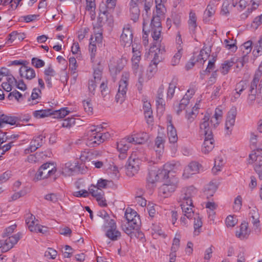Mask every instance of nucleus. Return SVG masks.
Instances as JSON below:
<instances>
[{
  "instance_id": "1",
  "label": "nucleus",
  "mask_w": 262,
  "mask_h": 262,
  "mask_svg": "<svg viewBox=\"0 0 262 262\" xmlns=\"http://www.w3.org/2000/svg\"><path fill=\"white\" fill-rule=\"evenodd\" d=\"M209 119L208 115H206L202 119L200 124L199 133L205 136L202 147V151L205 154H208L214 147L212 132L209 124Z\"/></svg>"
},
{
  "instance_id": "2",
  "label": "nucleus",
  "mask_w": 262,
  "mask_h": 262,
  "mask_svg": "<svg viewBox=\"0 0 262 262\" xmlns=\"http://www.w3.org/2000/svg\"><path fill=\"white\" fill-rule=\"evenodd\" d=\"M181 167V164L179 162L171 161L167 162L164 165L163 169L160 172L155 170L149 171L147 181L148 183L154 184L160 178L167 179L169 178V172L172 171L176 172Z\"/></svg>"
},
{
  "instance_id": "3",
  "label": "nucleus",
  "mask_w": 262,
  "mask_h": 262,
  "mask_svg": "<svg viewBox=\"0 0 262 262\" xmlns=\"http://www.w3.org/2000/svg\"><path fill=\"white\" fill-rule=\"evenodd\" d=\"M193 191V187L183 189L179 199L182 212L189 219H191L194 215L191 199Z\"/></svg>"
},
{
  "instance_id": "4",
  "label": "nucleus",
  "mask_w": 262,
  "mask_h": 262,
  "mask_svg": "<svg viewBox=\"0 0 262 262\" xmlns=\"http://www.w3.org/2000/svg\"><path fill=\"white\" fill-rule=\"evenodd\" d=\"M99 128L91 129L88 131L86 144L91 147L97 146L111 138L108 132L101 133Z\"/></svg>"
},
{
  "instance_id": "5",
  "label": "nucleus",
  "mask_w": 262,
  "mask_h": 262,
  "mask_svg": "<svg viewBox=\"0 0 262 262\" xmlns=\"http://www.w3.org/2000/svg\"><path fill=\"white\" fill-rule=\"evenodd\" d=\"M129 78V72L122 73L121 79L119 82L118 92L115 97V100L118 103L122 104L125 99Z\"/></svg>"
},
{
  "instance_id": "6",
  "label": "nucleus",
  "mask_w": 262,
  "mask_h": 262,
  "mask_svg": "<svg viewBox=\"0 0 262 262\" xmlns=\"http://www.w3.org/2000/svg\"><path fill=\"white\" fill-rule=\"evenodd\" d=\"M126 63L127 60L125 57L112 58L108 64L111 74L114 76L116 75L123 69Z\"/></svg>"
},
{
  "instance_id": "7",
  "label": "nucleus",
  "mask_w": 262,
  "mask_h": 262,
  "mask_svg": "<svg viewBox=\"0 0 262 262\" xmlns=\"http://www.w3.org/2000/svg\"><path fill=\"white\" fill-rule=\"evenodd\" d=\"M103 230H106L105 235L113 241L118 240L121 236V232L117 230V225L115 221H111L107 224H103Z\"/></svg>"
},
{
  "instance_id": "8",
  "label": "nucleus",
  "mask_w": 262,
  "mask_h": 262,
  "mask_svg": "<svg viewBox=\"0 0 262 262\" xmlns=\"http://www.w3.org/2000/svg\"><path fill=\"white\" fill-rule=\"evenodd\" d=\"M141 160L138 158L130 156L128 159L126 167V173L128 177H133L140 168Z\"/></svg>"
},
{
  "instance_id": "9",
  "label": "nucleus",
  "mask_w": 262,
  "mask_h": 262,
  "mask_svg": "<svg viewBox=\"0 0 262 262\" xmlns=\"http://www.w3.org/2000/svg\"><path fill=\"white\" fill-rule=\"evenodd\" d=\"M20 238L18 233L8 237L5 240L0 241V249L2 252H6L11 249Z\"/></svg>"
},
{
  "instance_id": "10",
  "label": "nucleus",
  "mask_w": 262,
  "mask_h": 262,
  "mask_svg": "<svg viewBox=\"0 0 262 262\" xmlns=\"http://www.w3.org/2000/svg\"><path fill=\"white\" fill-rule=\"evenodd\" d=\"M133 41V33L129 25H126L123 29L120 36L121 45L124 47H129Z\"/></svg>"
},
{
  "instance_id": "11",
  "label": "nucleus",
  "mask_w": 262,
  "mask_h": 262,
  "mask_svg": "<svg viewBox=\"0 0 262 262\" xmlns=\"http://www.w3.org/2000/svg\"><path fill=\"white\" fill-rule=\"evenodd\" d=\"M236 116V110L232 108L229 111L225 123L226 134L230 135L231 134L233 126L234 125L235 117Z\"/></svg>"
},
{
  "instance_id": "12",
  "label": "nucleus",
  "mask_w": 262,
  "mask_h": 262,
  "mask_svg": "<svg viewBox=\"0 0 262 262\" xmlns=\"http://www.w3.org/2000/svg\"><path fill=\"white\" fill-rule=\"evenodd\" d=\"M201 165L196 162H192L185 168L183 176L188 179L191 175L199 172Z\"/></svg>"
},
{
  "instance_id": "13",
  "label": "nucleus",
  "mask_w": 262,
  "mask_h": 262,
  "mask_svg": "<svg viewBox=\"0 0 262 262\" xmlns=\"http://www.w3.org/2000/svg\"><path fill=\"white\" fill-rule=\"evenodd\" d=\"M45 138V137L41 135L34 137L30 142V147L25 150L26 154L34 152L41 147L43 144V139Z\"/></svg>"
},
{
  "instance_id": "14",
  "label": "nucleus",
  "mask_w": 262,
  "mask_h": 262,
  "mask_svg": "<svg viewBox=\"0 0 262 262\" xmlns=\"http://www.w3.org/2000/svg\"><path fill=\"white\" fill-rule=\"evenodd\" d=\"M206 115H208L209 117L210 116L209 114H205L204 117ZM223 116V112L222 110L216 108L215 111V113L214 115L210 118L209 119V124L210 127V129L212 130V127H215L217 125L219 124L221 120H222Z\"/></svg>"
},
{
  "instance_id": "15",
  "label": "nucleus",
  "mask_w": 262,
  "mask_h": 262,
  "mask_svg": "<svg viewBox=\"0 0 262 262\" xmlns=\"http://www.w3.org/2000/svg\"><path fill=\"white\" fill-rule=\"evenodd\" d=\"M125 217L127 222L134 223L135 225L140 224L139 215L137 212L132 208H127L125 212Z\"/></svg>"
},
{
  "instance_id": "16",
  "label": "nucleus",
  "mask_w": 262,
  "mask_h": 262,
  "mask_svg": "<svg viewBox=\"0 0 262 262\" xmlns=\"http://www.w3.org/2000/svg\"><path fill=\"white\" fill-rule=\"evenodd\" d=\"M168 120L169 124L167 125V135L170 143H175L178 141V135L176 129L173 126L171 122V117L168 116Z\"/></svg>"
},
{
  "instance_id": "17",
  "label": "nucleus",
  "mask_w": 262,
  "mask_h": 262,
  "mask_svg": "<svg viewBox=\"0 0 262 262\" xmlns=\"http://www.w3.org/2000/svg\"><path fill=\"white\" fill-rule=\"evenodd\" d=\"M128 140L132 141L133 144H143L148 140V135L144 132L138 133L128 137Z\"/></svg>"
},
{
  "instance_id": "18",
  "label": "nucleus",
  "mask_w": 262,
  "mask_h": 262,
  "mask_svg": "<svg viewBox=\"0 0 262 262\" xmlns=\"http://www.w3.org/2000/svg\"><path fill=\"white\" fill-rule=\"evenodd\" d=\"M139 3L137 0H131L130 3V15L131 19L134 22H136L140 15V10L139 8Z\"/></svg>"
},
{
  "instance_id": "19",
  "label": "nucleus",
  "mask_w": 262,
  "mask_h": 262,
  "mask_svg": "<svg viewBox=\"0 0 262 262\" xmlns=\"http://www.w3.org/2000/svg\"><path fill=\"white\" fill-rule=\"evenodd\" d=\"M19 74L21 77L25 78L28 80H31L35 77L36 73L34 70L30 67L22 66L19 69Z\"/></svg>"
},
{
  "instance_id": "20",
  "label": "nucleus",
  "mask_w": 262,
  "mask_h": 262,
  "mask_svg": "<svg viewBox=\"0 0 262 262\" xmlns=\"http://www.w3.org/2000/svg\"><path fill=\"white\" fill-rule=\"evenodd\" d=\"M140 224L135 225L134 223L127 222L122 224L121 227L123 231L130 237H132L134 231L139 229Z\"/></svg>"
},
{
  "instance_id": "21",
  "label": "nucleus",
  "mask_w": 262,
  "mask_h": 262,
  "mask_svg": "<svg viewBox=\"0 0 262 262\" xmlns=\"http://www.w3.org/2000/svg\"><path fill=\"white\" fill-rule=\"evenodd\" d=\"M132 141L128 140V137L122 139L117 143V150L121 153H126Z\"/></svg>"
},
{
  "instance_id": "22",
  "label": "nucleus",
  "mask_w": 262,
  "mask_h": 262,
  "mask_svg": "<svg viewBox=\"0 0 262 262\" xmlns=\"http://www.w3.org/2000/svg\"><path fill=\"white\" fill-rule=\"evenodd\" d=\"M250 220L255 229H257L260 225L259 214L256 208H252L249 212Z\"/></svg>"
},
{
  "instance_id": "23",
  "label": "nucleus",
  "mask_w": 262,
  "mask_h": 262,
  "mask_svg": "<svg viewBox=\"0 0 262 262\" xmlns=\"http://www.w3.org/2000/svg\"><path fill=\"white\" fill-rule=\"evenodd\" d=\"M176 185L173 183L164 184L160 188V192L165 195L164 197H167L176 190Z\"/></svg>"
},
{
  "instance_id": "24",
  "label": "nucleus",
  "mask_w": 262,
  "mask_h": 262,
  "mask_svg": "<svg viewBox=\"0 0 262 262\" xmlns=\"http://www.w3.org/2000/svg\"><path fill=\"white\" fill-rule=\"evenodd\" d=\"M197 17L194 12L191 11L189 15V19L188 20V24L189 29L190 32L194 33L195 29L197 28L196 24Z\"/></svg>"
},
{
  "instance_id": "25",
  "label": "nucleus",
  "mask_w": 262,
  "mask_h": 262,
  "mask_svg": "<svg viewBox=\"0 0 262 262\" xmlns=\"http://www.w3.org/2000/svg\"><path fill=\"white\" fill-rule=\"evenodd\" d=\"M236 60L235 58H231L229 60H225L221 65L220 68V72L223 74H227L231 67H232L235 62H236Z\"/></svg>"
},
{
  "instance_id": "26",
  "label": "nucleus",
  "mask_w": 262,
  "mask_h": 262,
  "mask_svg": "<svg viewBox=\"0 0 262 262\" xmlns=\"http://www.w3.org/2000/svg\"><path fill=\"white\" fill-rule=\"evenodd\" d=\"M17 119L15 117L7 116L4 114L0 116V127H3L5 124L15 125Z\"/></svg>"
},
{
  "instance_id": "27",
  "label": "nucleus",
  "mask_w": 262,
  "mask_h": 262,
  "mask_svg": "<svg viewBox=\"0 0 262 262\" xmlns=\"http://www.w3.org/2000/svg\"><path fill=\"white\" fill-rule=\"evenodd\" d=\"M250 231L248 228V224L246 223H242L239 231L236 232V235L241 239L247 238L249 234Z\"/></svg>"
},
{
  "instance_id": "28",
  "label": "nucleus",
  "mask_w": 262,
  "mask_h": 262,
  "mask_svg": "<svg viewBox=\"0 0 262 262\" xmlns=\"http://www.w3.org/2000/svg\"><path fill=\"white\" fill-rule=\"evenodd\" d=\"M257 83H253V82H251V84L250 86L249 92L248 97V102L250 104H252L253 101L256 99V94L257 93Z\"/></svg>"
},
{
  "instance_id": "29",
  "label": "nucleus",
  "mask_w": 262,
  "mask_h": 262,
  "mask_svg": "<svg viewBox=\"0 0 262 262\" xmlns=\"http://www.w3.org/2000/svg\"><path fill=\"white\" fill-rule=\"evenodd\" d=\"M89 191L92 195L96 199H100V197H101L102 195H104L103 191L96 185H91L89 189Z\"/></svg>"
},
{
  "instance_id": "30",
  "label": "nucleus",
  "mask_w": 262,
  "mask_h": 262,
  "mask_svg": "<svg viewBox=\"0 0 262 262\" xmlns=\"http://www.w3.org/2000/svg\"><path fill=\"white\" fill-rule=\"evenodd\" d=\"M165 142L164 136H158L155 140V147L156 152H161L163 150Z\"/></svg>"
},
{
  "instance_id": "31",
  "label": "nucleus",
  "mask_w": 262,
  "mask_h": 262,
  "mask_svg": "<svg viewBox=\"0 0 262 262\" xmlns=\"http://www.w3.org/2000/svg\"><path fill=\"white\" fill-rule=\"evenodd\" d=\"M177 79L173 78L169 84V87L167 90V97L168 99H171L173 96L175 89L177 88Z\"/></svg>"
},
{
  "instance_id": "32",
  "label": "nucleus",
  "mask_w": 262,
  "mask_h": 262,
  "mask_svg": "<svg viewBox=\"0 0 262 262\" xmlns=\"http://www.w3.org/2000/svg\"><path fill=\"white\" fill-rule=\"evenodd\" d=\"M217 187L216 185L213 183H210L205 188L204 193L207 199L213 196L216 191Z\"/></svg>"
},
{
  "instance_id": "33",
  "label": "nucleus",
  "mask_w": 262,
  "mask_h": 262,
  "mask_svg": "<svg viewBox=\"0 0 262 262\" xmlns=\"http://www.w3.org/2000/svg\"><path fill=\"white\" fill-rule=\"evenodd\" d=\"M189 97L184 96L181 100L180 103L177 106V108L176 109L178 115L180 114V113L185 108L186 106L189 102Z\"/></svg>"
},
{
  "instance_id": "34",
  "label": "nucleus",
  "mask_w": 262,
  "mask_h": 262,
  "mask_svg": "<svg viewBox=\"0 0 262 262\" xmlns=\"http://www.w3.org/2000/svg\"><path fill=\"white\" fill-rule=\"evenodd\" d=\"M224 165L223 159L221 157H217L214 160V166L212 169V172L216 174L218 172L220 171Z\"/></svg>"
},
{
  "instance_id": "35",
  "label": "nucleus",
  "mask_w": 262,
  "mask_h": 262,
  "mask_svg": "<svg viewBox=\"0 0 262 262\" xmlns=\"http://www.w3.org/2000/svg\"><path fill=\"white\" fill-rule=\"evenodd\" d=\"M139 5H143L144 9L145 11V13L143 14L144 21L145 23V20L148 18V12L150 11L151 4L150 2H146V0H137Z\"/></svg>"
},
{
  "instance_id": "36",
  "label": "nucleus",
  "mask_w": 262,
  "mask_h": 262,
  "mask_svg": "<svg viewBox=\"0 0 262 262\" xmlns=\"http://www.w3.org/2000/svg\"><path fill=\"white\" fill-rule=\"evenodd\" d=\"M50 165V163H46L42 164L40 167V168H39L37 173H36L35 178L36 179H37V180L47 178V175L44 174L43 170H46L47 169L46 167H47L48 166Z\"/></svg>"
},
{
  "instance_id": "37",
  "label": "nucleus",
  "mask_w": 262,
  "mask_h": 262,
  "mask_svg": "<svg viewBox=\"0 0 262 262\" xmlns=\"http://www.w3.org/2000/svg\"><path fill=\"white\" fill-rule=\"evenodd\" d=\"M247 84L244 81H241L236 85L235 89L236 93L234 97L235 99L238 98L239 97L241 93L246 89Z\"/></svg>"
},
{
  "instance_id": "38",
  "label": "nucleus",
  "mask_w": 262,
  "mask_h": 262,
  "mask_svg": "<svg viewBox=\"0 0 262 262\" xmlns=\"http://www.w3.org/2000/svg\"><path fill=\"white\" fill-rule=\"evenodd\" d=\"M178 49V50L177 52L173 56L171 61V64L173 66H177L179 63L180 59L182 57V48H181V47L180 46L179 47Z\"/></svg>"
},
{
  "instance_id": "39",
  "label": "nucleus",
  "mask_w": 262,
  "mask_h": 262,
  "mask_svg": "<svg viewBox=\"0 0 262 262\" xmlns=\"http://www.w3.org/2000/svg\"><path fill=\"white\" fill-rule=\"evenodd\" d=\"M248 54H246L245 53V51H243V55L241 57H234L233 58H235L236 60V62H240V66H237V69H241L244 66V64L248 62L249 61V57L248 56Z\"/></svg>"
},
{
  "instance_id": "40",
  "label": "nucleus",
  "mask_w": 262,
  "mask_h": 262,
  "mask_svg": "<svg viewBox=\"0 0 262 262\" xmlns=\"http://www.w3.org/2000/svg\"><path fill=\"white\" fill-rule=\"evenodd\" d=\"M215 13L214 9L210 5H208L204 13L203 20L207 23L209 21V18L212 16Z\"/></svg>"
},
{
  "instance_id": "41",
  "label": "nucleus",
  "mask_w": 262,
  "mask_h": 262,
  "mask_svg": "<svg viewBox=\"0 0 262 262\" xmlns=\"http://www.w3.org/2000/svg\"><path fill=\"white\" fill-rule=\"evenodd\" d=\"M41 94V91L39 89L34 88L33 89L31 98L28 99V101H32V102L30 103L32 105L36 104L38 101H35L36 99L40 97V95Z\"/></svg>"
},
{
  "instance_id": "42",
  "label": "nucleus",
  "mask_w": 262,
  "mask_h": 262,
  "mask_svg": "<svg viewBox=\"0 0 262 262\" xmlns=\"http://www.w3.org/2000/svg\"><path fill=\"white\" fill-rule=\"evenodd\" d=\"M86 10L90 12L92 16L95 15V0H86Z\"/></svg>"
},
{
  "instance_id": "43",
  "label": "nucleus",
  "mask_w": 262,
  "mask_h": 262,
  "mask_svg": "<svg viewBox=\"0 0 262 262\" xmlns=\"http://www.w3.org/2000/svg\"><path fill=\"white\" fill-rule=\"evenodd\" d=\"M210 50L209 49L206 50V49H203L201 50L200 54L198 56V61L204 62V61L209 56Z\"/></svg>"
},
{
  "instance_id": "44",
  "label": "nucleus",
  "mask_w": 262,
  "mask_h": 262,
  "mask_svg": "<svg viewBox=\"0 0 262 262\" xmlns=\"http://www.w3.org/2000/svg\"><path fill=\"white\" fill-rule=\"evenodd\" d=\"M160 17L156 15L155 13H154L150 24L151 28H162Z\"/></svg>"
},
{
  "instance_id": "45",
  "label": "nucleus",
  "mask_w": 262,
  "mask_h": 262,
  "mask_svg": "<svg viewBox=\"0 0 262 262\" xmlns=\"http://www.w3.org/2000/svg\"><path fill=\"white\" fill-rule=\"evenodd\" d=\"M97 215L104 220L103 224H107L110 223L111 221H114L110 218L108 214L104 210L99 211L97 213Z\"/></svg>"
},
{
  "instance_id": "46",
  "label": "nucleus",
  "mask_w": 262,
  "mask_h": 262,
  "mask_svg": "<svg viewBox=\"0 0 262 262\" xmlns=\"http://www.w3.org/2000/svg\"><path fill=\"white\" fill-rule=\"evenodd\" d=\"M193 219L194 221V233L196 234V230L199 229L202 226V222L201 221V219L200 217L198 214H195L194 216L191 218V219ZM189 220H191L190 219Z\"/></svg>"
},
{
  "instance_id": "47",
  "label": "nucleus",
  "mask_w": 262,
  "mask_h": 262,
  "mask_svg": "<svg viewBox=\"0 0 262 262\" xmlns=\"http://www.w3.org/2000/svg\"><path fill=\"white\" fill-rule=\"evenodd\" d=\"M76 124L75 118H68L62 121L61 126L63 127L70 128Z\"/></svg>"
},
{
  "instance_id": "48",
  "label": "nucleus",
  "mask_w": 262,
  "mask_h": 262,
  "mask_svg": "<svg viewBox=\"0 0 262 262\" xmlns=\"http://www.w3.org/2000/svg\"><path fill=\"white\" fill-rule=\"evenodd\" d=\"M74 166L72 165V163L68 162L64 164L62 167V173L70 175L75 170Z\"/></svg>"
},
{
  "instance_id": "49",
  "label": "nucleus",
  "mask_w": 262,
  "mask_h": 262,
  "mask_svg": "<svg viewBox=\"0 0 262 262\" xmlns=\"http://www.w3.org/2000/svg\"><path fill=\"white\" fill-rule=\"evenodd\" d=\"M69 113L67 108H62L59 110L53 111V114L55 118H62Z\"/></svg>"
},
{
  "instance_id": "50",
  "label": "nucleus",
  "mask_w": 262,
  "mask_h": 262,
  "mask_svg": "<svg viewBox=\"0 0 262 262\" xmlns=\"http://www.w3.org/2000/svg\"><path fill=\"white\" fill-rule=\"evenodd\" d=\"M161 30L162 28H151V36L154 40L157 41V43L161 37Z\"/></svg>"
},
{
  "instance_id": "51",
  "label": "nucleus",
  "mask_w": 262,
  "mask_h": 262,
  "mask_svg": "<svg viewBox=\"0 0 262 262\" xmlns=\"http://www.w3.org/2000/svg\"><path fill=\"white\" fill-rule=\"evenodd\" d=\"M150 53H151V56H153L152 62L155 65L158 64L162 60L163 55L159 54L157 50L154 51V55H152V51L151 50H150Z\"/></svg>"
},
{
  "instance_id": "52",
  "label": "nucleus",
  "mask_w": 262,
  "mask_h": 262,
  "mask_svg": "<svg viewBox=\"0 0 262 262\" xmlns=\"http://www.w3.org/2000/svg\"><path fill=\"white\" fill-rule=\"evenodd\" d=\"M226 48L228 50H231L233 52H235L237 49V47L235 46L236 44V40H231L230 41L228 39H225L224 41Z\"/></svg>"
},
{
  "instance_id": "53",
  "label": "nucleus",
  "mask_w": 262,
  "mask_h": 262,
  "mask_svg": "<svg viewBox=\"0 0 262 262\" xmlns=\"http://www.w3.org/2000/svg\"><path fill=\"white\" fill-rule=\"evenodd\" d=\"M262 75V64H260L258 68V69L255 72V73L254 75L253 79L252 81V82L253 83H258L259 81V79Z\"/></svg>"
},
{
  "instance_id": "54",
  "label": "nucleus",
  "mask_w": 262,
  "mask_h": 262,
  "mask_svg": "<svg viewBox=\"0 0 262 262\" xmlns=\"http://www.w3.org/2000/svg\"><path fill=\"white\" fill-rule=\"evenodd\" d=\"M83 106L85 112L88 115H92L93 114V108L90 101L83 100Z\"/></svg>"
},
{
  "instance_id": "55",
  "label": "nucleus",
  "mask_w": 262,
  "mask_h": 262,
  "mask_svg": "<svg viewBox=\"0 0 262 262\" xmlns=\"http://www.w3.org/2000/svg\"><path fill=\"white\" fill-rule=\"evenodd\" d=\"M31 63L36 68H40L44 67L45 62L41 59L33 57L31 60Z\"/></svg>"
},
{
  "instance_id": "56",
  "label": "nucleus",
  "mask_w": 262,
  "mask_h": 262,
  "mask_svg": "<svg viewBox=\"0 0 262 262\" xmlns=\"http://www.w3.org/2000/svg\"><path fill=\"white\" fill-rule=\"evenodd\" d=\"M249 158L253 161H255V166H259L261 168L262 166V156H256V154H252L249 155Z\"/></svg>"
},
{
  "instance_id": "57",
  "label": "nucleus",
  "mask_w": 262,
  "mask_h": 262,
  "mask_svg": "<svg viewBox=\"0 0 262 262\" xmlns=\"http://www.w3.org/2000/svg\"><path fill=\"white\" fill-rule=\"evenodd\" d=\"M252 42L251 40H248L245 42L241 47V49L243 51H245V53L249 54L252 50Z\"/></svg>"
},
{
  "instance_id": "58",
  "label": "nucleus",
  "mask_w": 262,
  "mask_h": 262,
  "mask_svg": "<svg viewBox=\"0 0 262 262\" xmlns=\"http://www.w3.org/2000/svg\"><path fill=\"white\" fill-rule=\"evenodd\" d=\"M156 12H154L156 14V15L161 16H162L166 11L165 8L163 4H162L161 3H159V4H157L156 6Z\"/></svg>"
},
{
  "instance_id": "59",
  "label": "nucleus",
  "mask_w": 262,
  "mask_h": 262,
  "mask_svg": "<svg viewBox=\"0 0 262 262\" xmlns=\"http://www.w3.org/2000/svg\"><path fill=\"white\" fill-rule=\"evenodd\" d=\"M242 198L240 195L237 196L234 202L233 209L235 211H238L242 206Z\"/></svg>"
},
{
  "instance_id": "60",
  "label": "nucleus",
  "mask_w": 262,
  "mask_h": 262,
  "mask_svg": "<svg viewBox=\"0 0 262 262\" xmlns=\"http://www.w3.org/2000/svg\"><path fill=\"white\" fill-rule=\"evenodd\" d=\"M77 67V61L75 58L70 57L69 58V69L71 70L73 74L76 73Z\"/></svg>"
},
{
  "instance_id": "61",
  "label": "nucleus",
  "mask_w": 262,
  "mask_h": 262,
  "mask_svg": "<svg viewBox=\"0 0 262 262\" xmlns=\"http://www.w3.org/2000/svg\"><path fill=\"white\" fill-rule=\"evenodd\" d=\"M237 223V220L232 215H229L226 219V224L227 227H233Z\"/></svg>"
},
{
  "instance_id": "62",
  "label": "nucleus",
  "mask_w": 262,
  "mask_h": 262,
  "mask_svg": "<svg viewBox=\"0 0 262 262\" xmlns=\"http://www.w3.org/2000/svg\"><path fill=\"white\" fill-rule=\"evenodd\" d=\"M11 171L7 170L0 175V184L6 182L11 177Z\"/></svg>"
},
{
  "instance_id": "63",
  "label": "nucleus",
  "mask_w": 262,
  "mask_h": 262,
  "mask_svg": "<svg viewBox=\"0 0 262 262\" xmlns=\"http://www.w3.org/2000/svg\"><path fill=\"white\" fill-rule=\"evenodd\" d=\"M56 255V251L51 248H48L45 253V256L50 259H55Z\"/></svg>"
},
{
  "instance_id": "64",
  "label": "nucleus",
  "mask_w": 262,
  "mask_h": 262,
  "mask_svg": "<svg viewBox=\"0 0 262 262\" xmlns=\"http://www.w3.org/2000/svg\"><path fill=\"white\" fill-rule=\"evenodd\" d=\"M261 24H262V14L254 18L251 24V27L254 29H256Z\"/></svg>"
}]
</instances>
